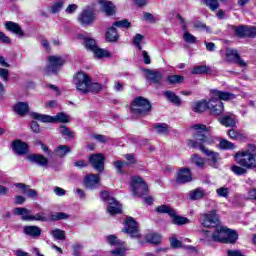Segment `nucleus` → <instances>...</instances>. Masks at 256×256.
<instances>
[{
    "label": "nucleus",
    "mask_w": 256,
    "mask_h": 256,
    "mask_svg": "<svg viewBox=\"0 0 256 256\" xmlns=\"http://www.w3.org/2000/svg\"><path fill=\"white\" fill-rule=\"evenodd\" d=\"M125 233L130 235V237L132 238H137L141 236V234H139V224L135 221V219L131 217L127 218Z\"/></svg>",
    "instance_id": "11"
},
{
    "label": "nucleus",
    "mask_w": 256,
    "mask_h": 256,
    "mask_svg": "<svg viewBox=\"0 0 256 256\" xmlns=\"http://www.w3.org/2000/svg\"><path fill=\"white\" fill-rule=\"evenodd\" d=\"M204 5L209 7L211 11H217L219 9V1L218 0H202Z\"/></svg>",
    "instance_id": "48"
},
{
    "label": "nucleus",
    "mask_w": 256,
    "mask_h": 256,
    "mask_svg": "<svg viewBox=\"0 0 256 256\" xmlns=\"http://www.w3.org/2000/svg\"><path fill=\"white\" fill-rule=\"evenodd\" d=\"M156 212L157 213H167L170 217H175V210H173L170 206L168 205H161L156 207Z\"/></svg>",
    "instance_id": "41"
},
{
    "label": "nucleus",
    "mask_w": 256,
    "mask_h": 256,
    "mask_svg": "<svg viewBox=\"0 0 256 256\" xmlns=\"http://www.w3.org/2000/svg\"><path fill=\"white\" fill-rule=\"evenodd\" d=\"M226 61H229V63H236L239 67H247V62L241 59L239 53L235 49L226 50Z\"/></svg>",
    "instance_id": "12"
},
{
    "label": "nucleus",
    "mask_w": 256,
    "mask_h": 256,
    "mask_svg": "<svg viewBox=\"0 0 256 256\" xmlns=\"http://www.w3.org/2000/svg\"><path fill=\"white\" fill-rule=\"evenodd\" d=\"M171 217H172V222L174 223V225H187V223H189L188 218L179 216V215H177L176 212H175L174 216H171Z\"/></svg>",
    "instance_id": "43"
},
{
    "label": "nucleus",
    "mask_w": 256,
    "mask_h": 256,
    "mask_svg": "<svg viewBox=\"0 0 256 256\" xmlns=\"http://www.w3.org/2000/svg\"><path fill=\"white\" fill-rule=\"evenodd\" d=\"M89 162L98 173H103L105 169V155L93 154L89 157Z\"/></svg>",
    "instance_id": "10"
},
{
    "label": "nucleus",
    "mask_w": 256,
    "mask_h": 256,
    "mask_svg": "<svg viewBox=\"0 0 256 256\" xmlns=\"http://www.w3.org/2000/svg\"><path fill=\"white\" fill-rule=\"evenodd\" d=\"M106 39L110 41V43H115L117 39H119V34L117 33V29L114 26L110 27L106 32Z\"/></svg>",
    "instance_id": "34"
},
{
    "label": "nucleus",
    "mask_w": 256,
    "mask_h": 256,
    "mask_svg": "<svg viewBox=\"0 0 256 256\" xmlns=\"http://www.w3.org/2000/svg\"><path fill=\"white\" fill-rule=\"evenodd\" d=\"M78 22L82 25H93L95 23V8L87 6L82 12L78 15Z\"/></svg>",
    "instance_id": "9"
},
{
    "label": "nucleus",
    "mask_w": 256,
    "mask_h": 256,
    "mask_svg": "<svg viewBox=\"0 0 256 256\" xmlns=\"http://www.w3.org/2000/svg\"><path fill=\"white\" fill-rule=\"evenodd\" d=\"M191 129L195 131L193 133L195 140H188L187 145L191 149H199L201 153L208 157V165L213 167V169H219V153L205 147V145H215V143L219 141V138L217 136L207 134L209 129H207L205 124H195Z\"/></svg>",
    "instance_id": "1"
},
{
    "label": "nucleus",
    "mask_w": 256,
    "mask_h": 256,
    "mask_svg": "<svg viewBox=\"0 0 256 256\" xmlns=\"http://www.w3.org/2000/svg\"><path fill=\"white\" fill-rule=\"evenodd\" d=\"M22 221H47L45 213H37L36 215H26L22 216Z\"/></svg>",
    "instance_id": "33"
},
{
    "label": "nucleus",
    "mask_w": 256,
    "mask_h": 256,
    "mask_svg": "<svg viewBox=\"0 0 256 256\" xmlns=\"http://www.w3.org/2000/svg\"><path fill=\"white\" fill-rule=\"evenodd\" d=\"M63 5H64L63 0H59L58 2L54 3L51 6V13H53V14L59 13V11H61V9H63Z\"/></svg>",
    "instance_id": "54"
},
{
    "label": "nucleus",
    "mask_w": 256,
    "mask_h": 256,
    "mask_svg": "<svg viewBox=\"0 0 256 256\" xmlns=\"http://www.w3.org/2000/svg\"><path fill=\"white\" fill-rule=\"evenodd\" d=\"M194 29H197V31H205L207 33H211V30L209 29V27H207V25L203 22H196L193 24Z\"/></svg>",
    "instance_id": "55"
},
{
    "label": "nucleus",
    "mask_w": 256,
    "mask_h": 256,
    "mask_svg": "<svg viewBox=\"0 0 256 256\" xmlns=\"http://www.w3.org/2000/svg\"><path fill=\"white\" fill-rule=\"evenodd\" d=\"M91 78L84 72H78L74 77V83L77 91L80 93H89V83Z\"/></svg>",
    "instance_id": "8"
},
{
    "label": "nucleus",
    "mask_w": 256,
    "mask_h": 256,
    "mask_svg": "<svg viewBox=\"0 0 256 256\" xmlns=\"http://www.w3.org/2000/svg\"><path fill=\"white\" fill-rule=\"evenodd\" d=\"M65 65V60L61 56H48V65L46 67L47 75H57V71Z\"/></svg>",
    "instance_id": "7"
},
{
    "label": "nucleus",
    "mask_w": 256,
    "mask_h": 256,
    "mask_svg": "<svg viewBox=\"0 0 256 256\" xmlns=\"http://www.w3.org/2000/svg\"><path fill=\"white\" fill-rule=\"evenodd\" d=\"M220 123L224 127H235L237 125L235 115L228 113L220 118Z\"/></svg>",
    "instance_id": "25"
},
{
    "label": "nucleus",
    "mask_w": 256,
    "mask_h": 256,
    "mask_svg": "<svg viewBox=\"0 0 256 256\" xmlns=\"http://www.w3.org/2000/svg\"><path fill=\"white\" fill-rule=\"evenodd\" d=\"M228 136L230 137V139H234L235 141H241L245 139V136L235 129H230L228 131Z\"/></svg>",
    "instance_id": "46"
},
{
    "label": "nucleus",
    "mask_w": 256,
    "mask_h": 256,
    "mask_svg": "<svg viewBox=\"0 0 256 256\" xmlns=\"http://www.w3.org/2000/svg\"><path fill=\"white\" fill-rule=\"evenodd\" d=\"M56 157L63 158L68 153H71V148L67 145H59L54 149Z\"/></svg>",
    "instance_id": "30"
},
{
    "label": "nucleus",
    "mask_w": 256,
    "mask_h": 256,
    "mask_svg": "<svg viewBox=\"0 0 256 256\" xmlns=\"http://www.w3.org/2000/svg\"><path fill=\"white\" fill-rule=\"evenodd\" d=\"M32 119H36L42 123H67L69 121V116L63 112L58 113L56 116L43 115L33 112Z\"/></svg>",
    "instance_id": "4"
},
{
    "label": "nucleus",
    "mask_w": 256,
    "mask_h": 256,
    "mask_svg": "<svg viewBox=\"0 0 256 256\" xmlns=\"http://www.w3.org/2000/svg\"><path fill=\"white\" fill-rule=\"evenodd\" d=\"M11 147L16 155H27L29 153V145L21 140H14Z\"/></svg>",
    "instance_id": "16"
},
{
    "label": "nucleus",
    "mask_w": 256,
    "mask_h": 256,
    "mask_svg": "<svg viewBox=\"0 0 256 256\" xmlns=\"http://www.w3.org/2000/svg\"><path fill=\"white\" fill-rule=\"evenodd\" d=\"M205 197V190L203 188H196L189 192L190 201H199Z\"/></svg>",
    "instance_id": "28"
},
{
    "label": "nucleus",
    "mask_w": 256,
    "mask_h": 256,
    "mask_svg": "<svg viewBox=\"0 0 256 256\" xmlns=\"http://www.w3.org/2000/svg\"><path fill=\"white\" fill-rule=\"evenodd\" d=\"M101 10L108 16L115 15V5L109 0H99L98 1Z\"/></svg>",
    "instance_id": "22"
},
{
    "label": "nucleus",
    "mask_w": 256,
    "mask_h": 256,
    "mask_svg": "<svg viewBox=\"0 0 256 256\" xmlns=\"http://www.w3.org/2000/svg\"><path fill=\"white\" fill-rule=\"evenodd\" d=\"M23 232L29 237H39L41 235V228L39 226H24Z\"/></svg>",
    "instance_id": "27"
},
{
    "label": "nucleus",
    "mask_w": 256,
    "mask_h": 256,
    "mask_svg": "<svg viewBox=\"0 0 256 256\" xmlns=\"http://www.w3.org/2000/svg\"><path fill=\"white\" fill-rule=\"evenodd\" d=\"M246 37H256V27L246 26Z\"/></svg>",
    "instance_id": "64"
},
{
    "label": "nucleus",
    "mask_w": 256,
    "mask_h": 256,
    "mask_svg": "<svg viewBox=\"0 0 256 256\" xmlns=\"http://www.w3.org/2000/svg\"><path fill=\"white\" fill-rule=\"evenodd\" d=\"M235 33L238 37H247V26L237 27Z\"/></svg>",
    "instance_id": "59"
},
{
    "label": "nucleus",
    "mask_w": 256,
    "mask_h": 256,
    "mask_svg": "<svg viewBox=\"0 0 256 256\" xmlns=\"http://www.w3.org/2000/svg\"><path fill=\"white\" fill-rule=\"evenodd\" d=\"M203 73L210 74L211 73V68L206 65H198L192 68L191 74L192 75H203Z\"/></svg>",
    "instance_id": "31"
},
{
    "label": "nucleus",
    "mask_w": 256,
    "mask_h": 256,
    "mask_svg": "<svg viewBox=\"0 0 256 256\" xmlns=\"http://www.w3.org/2000/svg\"><path fill=\"white\" fill-rule=\"evenodd\" d=\"M112 27H119L120 29H129L131 22L127 19L119 20L113 23Z\"/></svg>",
    "instance_id": "49"
},
{
    "label": "nucleus",
    "mask_w": 256,
    "mask_h": 256,
    "mask_svg": "<svg viewBox=\"0 0 256 256\" xmlns=\"http://www.w3.org/2000/svg\"><path fill=\"white\" fill-rule=\"evenodd\" d=\"M231 171L235 174V175H245L247 173V168L245 167H241V166H237V165H233L231 167Z\"/></svg>",
    "instance_id": "53"
},
{
    "label": "nucleus",
    "mask_w": 256,
    "mask_h": 256,
    "mask_svg": "<svg viewBox=\"0 0 256 256\" xmlns=\"http://www.w3.org/2000/svg\"><path fill=\"white\" fill-rule=\"evenodd\" d=\"M212 97L218 101H233V99H236L237 96L231 92L213 90Z\"/></svg>",
    "instance_id": "21"
},
{
    "label": "nucleus",
    "mask_w": 256,
    "mask_h": 256,
    "mask_svg": "<svg viewBox=\"0 0 256 256\" xmlns=\"http://www.w3.org/2000/svg\"><path fill=\"white\" fill-rule=\"evenodd\" d=\"M206 109H209L208 102L205 100L192 102L191 104V110L194 113H203L206 111Z\"/></svg>",
    "instance_id": "26"
},
{
    "label": "nucleus",
    "mask_w": 256,
    "mask_h": 256,
    "mask_svg": "<svg viewBox=\"0 0 256 256\" xmlns=\"http://www.w3.org/2000/svg\"><path fill=\"white\" fill-rule=\"evenodd\" d=\"M100 182L99 174H89L84 178V184L87 189H97Z\"/></svg>",
    "instance_id": "19"
},
{
    "label": "nucleus",
    "mask_w": 256,
    "mask_h": 256,
    "mask_svg": "<svg viewBox=\"0 0 256 256\" xmlns=\"http://www.w3.org/2000/svg\"><path fill=\"white\" fill-rule=\"evenodd\" d=\"M50 235H52V237H54V239H57L58 241H65V239H67V236L65 235V231L59 228H56L50 231Z\"/></svg>",
    "instance_id": "40"
},
{
    "label": "nucleus",
    "mask_w": 256,
    "mask_h": 256,
    "mask_svg": "<svg viewBox=\"0 0 256 256\" xmlns=\"http://www.w3.org/2000/svg\"><path fill=\"white\" fill-rule=\"evenodd\" d=\"M216 194L218 195V197H224V199H227V197H229V188L220 187L216 189Z\"/></svg>",
    "instance_id": "56"
},
{
    "label": "nucleus",
    "mask_w": 256,
    "mask_h": 256,
    "mask_svg": "<svg viewBox=\"0 0 256 256\" xmlns=\"http://www.w3.org/2000/svg\"><path fill=\"white\" fill-rule=\"evenodd\" d=\"M92 53L94 54V57L96 59H103V58L111 57V53H109V51L99 48V46H97Z\"/></svg>",
    "instance_id": "35"
},
{
    "label": "nucleus",
    "mask_w": 256,
    "mask_h": 256,
    "mask_svg": "<svg viewBox=\"0 0 256 256\" xmlns=\"http://www.w3.org/2000/svg\"><path fill=\"white\" fill-rule=\"evenodd\" d=\"M237 239H239V235L237 234V232L226 228V241H225V243H235V241H237Z\"/></svg>",
    "instance_id": "38"
},
{
    "label": "nucleus",
    "mask_w": 256,
    "mask_h": 256,
    "mask_svg": "<svg viewBox=\"0 0 256 256\" xmlns=\"http://www.w3.org/2000/svg\"><path fill=\"white\" fill-rule=\"evenodd\" d=\"M28 160L31 161V163H35L36 165H39V167H47V165H49V159L39 154L29 155Z\"/></svg>",
    "instance_id": "23"
},
{
    "label": "nucleus",
    "mask_w": 256,
    "mask_h": 256,
    "mask_svg": "<svg viewBox=\"0 0 256 256\" xmlns=\"http://www.w3.org/2000/svg\"><path fill=\"white\" fill-rule=\"evenodd\" d=\"M154 129H156V133H159V135H167L169 133V125L166 123L155 124Z\"/></svg>",
    "instance_id": "44"
},
{
    "label": "nucleus",
    "mask_w": 256,
    "mask_h": 256,
    "mask_svg": "<svg viewBox=\"0 0 256 256\" xmlns=\"http://www.w3.org/2000/svg\"><path fill=\"white\" fill-rule=\"evenodd\" d=\"M5 28L7 31H10V33H14L15 35H18L19 37H23L25 33L21 29V26L19 24L13 22V21H7L5 22Z\"/></svg>",
    "instance_id": "24"
},
{
    "label": "nucleus",
    "mask_w": 256,
    "mask_h": 256,
    "mask_svg": "<svg viewBox=\"0 0 256 256\" xmlns=\"http://www.w3.org/2000/svg\"><path fill=\"white\" fill-rule=\"evenodd\" d=\"M144 72L146 73V78L154 85H161V81H163V73L159 71L145 69Z\"/></svg>",
    "instance_id": "18"
},
{
    "label": "nucleus",
    "mask_w": 256,
    "mask_h": 256,
    "mask_svg": "<svg viewBox=\"0 0 256 256\" xmlns=\"http://www.w3.org/2000/svg\"><path fill=\"white\" fill-rule=\"evenodd\" d=\"M184 77L181 75H172L168 76L167 81L170 85H176L177 83H183Z\"/></svg>",
    "instance_id": "50"
},
{
    "label": "nucleus",
    "mask_w": 256,
    "mask_h": 256,
    "mask_svg": "<svg viewBox=\"0 0 256 256\" xmlns=\"http://www.w3.org/2000/svg\"><path fill=\"white\" fill-rule=\"evenodd\" d=\"M146 241L153 245H159V243H161V236L157 233H150L146 235Z\"/></svg>",
    "instance_id": "42"
},
{
    "label": "nucleus",
    "mask_w": 256,
    "mask_h": 256,
    "mask_svg": "<svg viewBox=\"0 0 256 256\" xmlns=\"http://www.w3.org/2000/svg\"><path fill=\"white\" fill-rule=\"evenodd\" d=\"M143 39H144V36L141 35V34H136L134 36L133 43H134L135 47H137V49L139 51L143 50V46L141 45V42L143 41Z\"/></svg>",
    "instance_id": "51"
},
{
    "label": "nucleus",
    "mask_w": 256,
    "mask_h": 256,
    "mask_svg": "<svg viewBox=\"0 0 256 256\" xmlns=\"http://www.w3.org/2000/svg\"><path fill=\"white\" fill-rule=\"evenodd\" d=\"M164 95L166 99L170 101V103H173V105H177V106L181 105V98H179V96L173 93V91L168 90L164 92Z\"/></svg>",
    "instance_id": "32"
},
{
    "label": "nucleus",
    "mask_w": 256,
    "mask_h": 256,
    "mask_svg": "<svg viewBox=\"0 0 256 256\" xmlns=\"http://www.w3.org/2000/svg\"><path fill=\"white\" fill-rule=\"evenodd\" d=\"M92 137L98 141V143H107V136L103 134H93Z\"/></svg>",
    "instance_id": "62"
},
{
    "label": "nucleus",
    "mask_w": 256,
    "mask_h": 256,
    "mask_svg": "<svg viewBox=\"0 0 256 256\" xmlns=\"http://www.w3.org/2000/svg\"><path fill=\"white\" fill-rule=\"evenodd\" d=\"M103 89V86L100 83H92L91 80L88 84V93H99Z\"/></svg>",
    "instance_id": "47"
},
{
    "label": "nucleus",
    "mask_w": 256,
    "mask_h": 256,
    "mask_svg": "<svg viewBox=\"0 0 256 256\" xmlns=\"http://www.w3.org/2000/svg\"><path fill=\"white\" fill-rule=\"evenodd\" d=\"M219 148L222 150H225V151L233 150V149H235V144H233V142H230L227 139H222V140H220Z\"/></svg>",
    "instance_id": "45"
},
{
    "label": "nucleus",
    "mask_w": 256,
    "mask_h": 256,
    "mask_svg": "<svg viewBox=\"0 0 256 256\" xmlns=\"http://www.w3.org/2000/svg\"><path fill=\"white\" fill-rule=\"evenodd\" d=\"M131 111L135 115H147L151 111V102L147 98L138 96L132 102Z\"/></svg>",
    "instance_id": "3"
},
{
    "label": "nucleus",
    "mask_w": 256,
    "mask_h": 256,
    "mask_svg": "<svg viewBox=\"0 0 256 256\" xmlns=\"http://www.w3.org/2000/svg\"><path fill=\"white\" fill-rule=\"evenodd\" d=\"M208 109L212 115H221L223 113V102L220 100H216V98H212L208 101Z\"/></svg>",
    "instance_id": "17"
},
{
    "label": "nucleus",
    "mask_w": 256,
    "mask_h": 256,
    "mask_svg": "<svg viewBox=\"0 0 256 256\" xmlns=\"http://www.w3.org/2000/svg\"><path fill=\"white\" fill-rule=\"evenodd\" d=\"M190 181H193L191 169L181 168L177 173L176 183H178L179 185H183L184 183H190Z\"/></svg>",
    "instance_id": "15"
},
{
    "label": "nucleus",
    "mask_w": 256,
    "mask_h": 256,
    "mask_svg": "<svg viewBox=\"0 0 256 256\" xmlns=\"http://www.w3.org/2000/svg\"><path fill=\"white\" fill-rule=\"evenodd\" d=\"M73 256H81V251H83V245L81 244H75L72 247Z\"/></svg>",
    "instance_id": "61"
},
{
    "label": "nucleus",
    "mask_w": 256,
    "mask_h": 256,
    "mask_svg": "<svg viewBox=\"0 0 256 256\" xmlns=\"http://www.w3.org/2000/svg\"><path fill=\"white\" fill-rule=\"evenodd\" d=\"M191 161L198 167L199 169H205V159L198 154H193L191 156Z\"/></svg>",
    "instance_id": "37"
},
{
    "label": "nucleus",
    "mask_w": 256,
    "mask_h": 256,
    "mask_svg": "<svg viewBox=\"0 0 256 256\" xmlns=\"http://www.w3.org/2000/svg\"><path fill=\"white\" fill-rule=\"evenodd\" d=\"M211 239L215 243H225L227 241V227L221 225L215 227Z\"/></svg>",
    "instance_id": "13"
},
{
    "label": "nucleus",
    "mask_w": 256,
    "mask_h": 256,
    "mask_svg": "<svg viewBox=\"0 0 256 256\" xmlns=\"http://www.w3.org/2000/svg\"><path fill=\"white\" fill-rule=\"evenodd\" d=\"M110 253L113 256H125L126 255V251L124 248H116L115 250H112Z\"/></svg>",
    "instance_id": "63"
},
{
    "label": "nucleus",
    "mask_w": 256,
    "mask_h": 256,
    "mask_svg": "<svg viewBox=\"0 0 256 256\" xmlns=\"http://www.w3.org/2000/svg\"><path fill=\"white\" fill-rule=\"evenodd\" d=\"M69 214L65 212H54L50 215L51 221H65L69 219Z\"/></svg>",
    "instance_id": "39"
},
{
    "label": "nucleus",
    "mask_w": 256,
    "mask_h": 256,
    "mask_svg": "<svg viewBox=\"0 0 256 256\" xmlns=\"http://www.w3.org/2000/svg\"><path fill=\"white\" fill-rule=\"evenodd\" d=\"M14 215H21L22 217H25L27 215H31V210L23 207H17L14 209Z\"/></svg>",
    "instance_id": "52"
},
{
    "label": "nucleus",
    "mask_w": 256,
    "mask_h": 256,
    "mask_svg": "<svg viewBox=\"0 0 256 256\" xmlns=\"http://www.w3.org/2000/svg\"><path fill=\"white\" fill-rule=\"evenodd\" d=\"M60 133L63 135V137H68V139H73L74 137L73 132H71V130L65 126H61Z\"/></svg>",
    "instance_id": "57"
},
{
    "label": "nucleus",
    "mask_w": 256,
    "mask_h": 256,
    "mask_svg": "<svg viewBox=\"0 0 256 256\" xmlns=\"http://www.w3.org/2000/svg\"><path fill=\"white\" fill-rule=\"evenodd\" d=\"M14 111L17 113V115H27L29 112V104H27V102H18L14 106Z\"/></svg>",
    "instance_id": "29"
},
{
    "label": "nucleus",
    "mask_w": 256,
    "mask_h": 256,
    "mask_svg": "<svg viewBox=\"0 0 256 256\" xmlns=\"http://www.w3.org/2000/svg\"><path fill=\"white\" fill-rule=\"evenodd\" d=\"M129 165L127 162H123L121 160L115 161L114 162V167L115 169H117L118 173H121V175H123V168Z\"/></svg>",
    "instance_id": "58"
},
{
    "label": "nucleus",
    "mask_w": 256,
    "mask_h": 256,
    "mask_svg": "<svg viewBox=\"0 0 256 256\" xmlns=\"http://www.w3.org/2000/svg\"><path fill=\"white\" fill-rule=\"evenodd\" d=\"M200 223L203 227H213L214 229L218 225H221L217 210H211L210 212L200 214Z\"/></svg>",
    "instance_id": "5"
},
{
    "label": "nucleus",
    "mask_w": 256,
    "mask_h": 256,
    "mask_svg": "<svg viewBox=\"0 0 256 256\" xmlns=\"http://www.w3.org/2000/svg\"><path fill=\"white\" fill-rule=\"evenodd\" d=\"M77 37L80 39V41H82L87 51H91L93 53L95 48L98 47L95 39L91 38V36H89L87 33L78 34Z\"/></svg>",
    "instance_id": "14"
},
{
    "label": "nucleus",
    "mask_w": 256,
    "mask_h": 256,
    "mask_svg": "<svg viewBox=\"0 0 256 256\" xmlns=\"http://www.w3.org/2000/svg\"><path fill=\"white\" fill-rule=\"evenodd\" d=\"M107 211L110 215H117L123 213V206L115 198H110L108 200Z\"/></svg>",
    "instance_id": "20"
},
{
    "label": "nucleus",
    "mask_w": 256,
    "mask_h": 256,
    "mask_svg": "<svg viewBox=\"0 0 256 256\" xmlns=\"http://www.w3.org/2000/svg\"><path fill=\"white\" fill-rule=\"evenodd\" d=\"M183 29H184L183 39L185 43H189V44L197 43V37L193 36V34L187 31V25L184 24Z\"/></svg>",
    "instance_id": "36"
},
{
    "label": "nucleus",
    "mask_w": 256,
    "mask_h": 256,
    "mask_svg": "<svg viewBox=\"0 0 256 256\" xmlns=\"http://www.w3.org/2000/svg\"><path fill=\"white\" fill-rule=\"evenodd\" d=\"M170 245L173 247V249H179V247L183 246V242H181V240H177L175 237H172L170 238Z\"/></svg>",
    "instance_id": "60"
},
{
    "label": "nucleus",
    "mask_w": 256,
    "mask_h": 256,
    "mask_svg": "<svg viewBox=\"0 0 256 256\" xmlns=\"http://www.w3.org/2000/svg\"><path fill=\"white\" fill-rule=\"evenodd\" d=\"M130 185L133 195H135L136 197H143V195H147V193H149L147 183H145V181H143V178L139 176H133L131 178Z\"/></svg>",
    "instance_id": "6"
},
{
    "label": "nucleus",
    "mask_w": 256,
    "mask_h": 256,
    "mask_svg": "<svg viewBox=\"0 0 256 256\" xmlns=\"http://www.w3.org/2000/svg\"><path fill=\"white\" fill-rule=\"evenodd\" d=\"M236 162L245 169H255L256 167V146L249 144L248 147L239 151L235 155Z\"/></svg>",
    "instance_id": "2"
}]
</instances>
